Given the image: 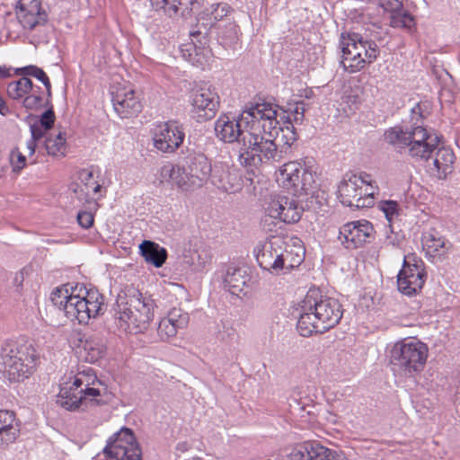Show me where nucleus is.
<instances>
[{"label":"nucleus","instance_id":"obj_1","mask_svg":"<svg viewBox=\"0 0 460 460\" xmlns=\"http://www.w3.org/2000/svg\"><path fill=\"white\" fill-rule=\"evenodd\" d=\"M296 310V329L303 337L327 332L340 323L343 314L338 299L323 296L317 289L309 290Z\"/></svg>","mask_w":460,"mask_h":460},{"label":"nucleus","instance_id":"obj_2","mask_svg":"<svg viewBox=\"0 0 460 460\" xmlns=\"http://www.w3.org/2000/svg\"><path fill=\"white\" fill-rule=\"evenodd\" d=\"M100 386L102 383L93 369L80 371L74 376L72 384L66 383L60 386L57 403L70 411H87L91 407L103 405L106 403V388L101 389Z\"/></svg>","mask_w":460,"mask_h":460},{"label":"nucleus","instance_id":"obj_3","mask_svg":"<svg viewBox=\"0 0 460 460\" xmlns=\"http://www.w3.org/2000/svg\"><path fill=\"white\" fill-rule=\"evenodd\" d=\"M115 323L119 329L129 333L144 332L154 317V300L146 297L134 287L126 288L117 297Z\"/></svg>","mask_w":460,"mask_h":460},{"label":"nucleus","instance_id":"obj_4","mask_svg":"<svg viewBox=\"0 0 460 460\" xmlns=\"http://www.w3.org/2000/svg\"><path fill=\"white\" fill-rule=\"evenodd\" d=\"M340 46L342 52L341 61L344 70L355 73L373 63L380 54L376 36L366 30L363 33L345 31L341 35Z\"/></svg>","mask_w":460,"mask_h":460},{"label":"nucleus","instance_id":"obj_5","mask_svg":"<svg viewBox=\"0 0 460 460\" xmlns=\"http://www.w3.org/2000/svg\"><path fill=\"white\" fill-rule=\"evenodd\" d=\"M278 105H273L270 102L262 100L254 104H251L250 108L246 111L251 117L252 121L263 120L261 128L264 134H268L270 137H275L279 148L287 147V159L290 157L292 153V146L298 138V134L292 123L289 116H283V126H279V121L277 119V108Z\"/></svg>","mask_w":460,"mask_h":460},{"label":"nucleus","instance_id":"obj_6","mask_svg":"<svg viewBox=\"0 0 460 460\" xmlns=\"http://www.w3.org/2000/svg\"><path fill=\"white\" fill-rule=\"evenodd\" d=\"M266 135L252 131L244 135L242 146L238 147V159L242 165L258 168L263 164L274 165L287 159V147L279 148L277 142Z\"/></svg>","mask_w":460,"mask_h":460},{"label":"nucleus","instance_id":"obj_7","mask_svg":"<svg viewBox=\"0 0 460 460\" xmlns=\"http://www.w3.org/2000/svg\"><path fill=\"white\" fill-rule=\"evenodd\" d=\"M1 358L8 378L21 382L31 375L37 365L38 355L31 343L7 341L2 346Z\"/></svg>","mask_w":460,"mask_h":460},{"label":"nucleus","instance_id":"obj_8","mask_svg":"<svg viewBox=\"0 0 460 460\" xmlns=\"http://www.w3.org/2000/svg\"><path fill=\"white\" fill-rule=\"evenodd\" d=\"M428 347L425 343L405 339L396 342L389 351L390 364L404 375L411 376L423 370L428 358Z\"/></svg>","mask_w":460,"mask_h":460},{"label":"nucleus","instance_id":"obj_9","mask_svg":"<svg viewBox=\"0 0 460 460\" xmlns=\"http://www.w3.org/2000/svg\"><path fill=\"white\" fill-rule=\"evenodd\" d=\"M93 460H142V449L134 432L128 428H122L109 438L102 452Z\"/></svg>","mask_w":460,"mask_h":460},{"label":"nucleus","instance_id":"obj_10","mask_svg":"<svg viewBox=\"0 0 460 460\" xmlns=\"http://www.w3.org/2000/svg\"><path fill=\"white\" fill-rule=\"evenodd\" d=\"M104 297L98 290H85V295H72L66 303V316L71 321L77 320L78 323H88L91 318L102 314Z\"/></svg>","mask_w":460,"mask_h":460},{"label":"nucleus","instance_id":"obj_11","mask_svg":"<svg viewBox=\"0 0 460 460\" xmlns=\"http://www.w3.org/2000/svg\"><path fill=\"white\" fill-rule=\"evenodd\" d=\"M368 174L358 176L347 173L338 187V193L341 202L348 207L361 208L370 207L373 203L374 194L363 193L362 185L367 183Z\"/></svg>","mask_w":460,"mask_h":460},{"label":"nucleus","instance_id":"obj_12","mask_svg":"<svg viewBox=\"0 0 460 460\" xmlns=\"http://www.w3.org/2000/svg\"><path fill=\"white\" fill-rule=\"evenodd\" d=\"M184 138V127L175 119L160 123L153 134L154 146L163 153H174L182 145Z\"/></svg>","mask_w":460,"mask_h":460},{"label":"nucleus","instance_id":"obj_13","mask_svg":"<svg viewBox=\"0 0 460 460\" xmlns=\"http://www.w3.org/2000/svg\"><path fill=\"white\" fill-rule=\"evenodd\" d=\"M374 226L367 220L351 221L341 226L338 239L348 250H355L371 242L374 237Z\"/></svg>","mask_w":460,"mask_h":460},{"label":"nucleus","instance_id":"obj_14","mask_svg":"<svg viewBox=\"0 0 460 460\" xmlns=\"http://www.w3.org/2000/svg\"><path fill=\"white\" fill-rule=\"evenodd\" d=\"M180 162L187 168L196 181V185L202 186L212 172V166L208 157L201 152L189 146L182 149L179 155Z\"/></svg>","mask_w":460,"mask_h":460},{"label":"nucleus","instance_id":"obj_15","mask_svg":"<svg viewBox=\"0 0 460 460\" xmlns=\"http://www.w3.org/2000/svg\"><path fill=\"white\" fill-rule=\"evenodd\" d=\"M249 108L250 107H247L246 110L243 111L239 119L226 114L221 115L215 122L216 136L225 143L236 142L238 147H241L243 143L242 138L245 134H249L250 130L241 129L240 121L251 118L246 112Z\"/></svg>","mask_w":460,"mask_h":460},{"label":"nucleus","instance_id":"obj_16","mask_svg":"<svg viewBox=\"0 0 460 460\" xmlns=\"http://www.w3.org/2000/svg\"><path fill=\"white\" fill-rule=\"evenodd\" d=\"M409 155L417 160H429L439 142L438 136L432 137L422 126L409 127Z\"/></svg>","mask_w":460,"mask_h":460},{"label":"nucleus","instance_id":"obj_17","mask_svg":"<svg viewBox=\"0 0 460 460\" xmlns=\"http://www.w3.org/2000/svg\"><path fill=\"white\" fill-rule=\"evenodd\" d=\"M192 112L198 121H206L215 117L219 107V96L210 88L200 87L191 95Z\"/></svg>","mask_w":460,"mask_h":460},{"label":"nucleus","instance_id":"obj_18","mask_svg":"<svg viewBox=\"0 0 460 460\" xmlns=\"http://www.w3.org/2000/svg\"><path fill=\"white\" fill-rule=\"evenodd\" d=\"M285 241L279 236H272L269 241L254 249L259 266L265 270L279 272L280 253Z\"/></svg>","mask_w":460,"mask_h":460},{"label":"nucleus","instance_id":"obj_19","mask_svg":"<svg viewBox=\"0 0 460 460\" xmlns=\"http://www.w3.org/2000/svg\"><path fill=\"white\" fill-rule=\"evenodd\" d=\"M16 17L23 29L32 31L47 23L49 16L38 0H20Z\"/></svg>","mask_w":460,"mask_h":460},{"label":"nucleus","instance_id":"obj_20","mask_svg":"<svg viewBox=\"0 0 460 460\" xmlns=\"http://www.w3.org/2000/svg\"><path fill=\"white\" fill-rule=\"evenodd\" d=\"M266 211L272 218H279L287 224H295L300 220L303 208L294 198L279 196L270 200Z\"/></svg>","mask_w":460,"mask_h":460},{"label":"nucleus","instance_id":"obj_21","mask_svg":"<svg viewBox=\"0 0 460 460\" xmlns=\"http://www.w3.org/2000/svg\"><path fill=\"white\" fill-rule=\"evenodd\" d=\"M212 183L218 189L235 193L242 190L243 183L239 171L225 163H217L209 175Z\"/></svg>","mask_w":460,"mask_h":460},{"label":"nucleus","instance_id":"obj_22","mask_svg":"<svg viewBox=\"0 0 460 460\" xmlns=\"http://www.w3.org/2000/svg\"><path fill=\"white\" fill-rule=\"evenodd\" d=\"M157 10H163L169 17H188L198 11L202 0H151Z\"/></svg>","mask_w":460,"mask_h":460},{"label":"nucleus","instance_id":"obj_23","mask_svg":"<svg viewBox=\"0 0 460 460\" xmlns=\"http://www.w3.org/2000/svg\"><path fill=\"white\" fill-rule=\"evenodd\" d=\"M160 176L162 181H168L183 191H190L199 187L196 185V181L183 164L164 165L161 168Z\"/></svg>","mask_w":460,"mask_h":460},{"label":"nucleus","instance_id":"obj_24","mask_svg":"<svg viewBox=\"0 0 460 460\" xmlns=\"http://www.w3.org/2000/svg\"><path fill=\"white\" fill-rule=\"evenodd\" d=\"M111 95L114 110L121 118H129L141 111L142 105L134 90H118L111 92Z\"/></svg>","mask_w":460,"mask_h":460},{"label":"nucleus","instance_id":"obj_25","mask_svg":"<svg viewBox=\"0 0 460 460\" xmlns=\"http://www.w3.org/2000/svg\"><path fill=\"white\" fill-rule=\"evenodd\" d=\"M429 158H432V165L429 169L432 174L438 180H446L454 171V164L456 162V155L453 150L449 147H438Z\"/></svg>","mask_w":460,"mask_h":460},{"label":"nucleus","instance_id":"obj_26","mask_svg":"<svg viewBox=\"0 0 460 460\" xmlns=\"http://www.w3.org/2000/svg\"><path fill=\"white\" fill-rule=\"evenodd\" d=\"M21 421L12 411L0 410V449H5L20 436Z\"/></svg>","mask_w":460,"mask_h":460},{"label":"nucleus","instance_id":"obj_27","mask_svg":"<svg viewBox=\"0 0 460 460\" xmlns=\"http://www.w3.org/2000/svg\"><path fill=\"white\" fill-rule=\"evenodd\" d=\"M330 449L319 443L307 442L294 448L288 460H323L328 457Z\"/></svg>","mask_w":460,"mask_h":460},{"label":"nucleus","instance_id":"obj_28","mask_svg":"<svg viewBox=\"0 0 460 460\" xmlns=\"http://www.w3.org/2000/svg\"><path fill=\"white\" fill-rule=\"evenodd\" d=\"M250 280L246 270L241 268L228 267L224 277V288L232 295L238 296L243 291Z\"/></svg>","mask_w":460,"mask_h":460},{"label":"nucleus","instance_id":"obj_29","mask_svg":"<svg viewBox=\"0 0 460 460\" xmlns=\"http://www.w3.org/2000/svg\"><path fill=\"white\" fill-rule=\"evenodd\" d=\"M83 347L81 350V357L89 363H95L103 356L106 352V343L102 337L97 335H92L83 341H81Z\"/></svg>","mask_w":460,"mask_h":460},{"label":"nucleus","instance_id":"obj_30","mask_svg":"<svg viewBox=\"0 0 460 460\" xmlns=\"http://www.w3.org/2000/svg\"><path fill=\"white\" fill-rule=\"evenodd\" d=\"M139 252L147 263L156 268L162 267L167 258L166 249L150 240H144L139 244Z\"/></svg>","mask_w":460,"mask_h":460},{"label":"nucleus","instance_id":"obj_31","mask_svg":"<svg viewBox=\"0 0 460 460\" xmlns=\"http://www.w3.org/2000/svg\"><path fill=\"white\" fill-rule=\"evenodd\" d=\"M384 140L394 146L397 152L410 148L409 127L394 126L386 129L384 133Z\"/></svg>","mask_w":460,"mask_h":460},{"label":"nucleus","instance_id":"obj_32","mask_svg":"<svg viewBox=\"0 0 460 460\" xmlns=\"http://www.w3.org/2000/svg\"><path fill=\"white\" fill-rule=\"evenodd\" d=\"M301 172L302 165L300 163L289 161L279 168L278 181H280L285 188L291 189L295 192V189L299 185L298 177Z\"/></svg>","mask_w":460,"mask_h":460},{"label":"nucleus","instance_id":"obj_33","mask_svg":"<svg viewBox=\"0 0 460 460\" xmlns=\"http://www.w3.org/2000/svg\"><path fill=\"white\" fill-rule=\"evenodd\" d=\"M214 30V24L207 21L206 14L198 18L195 27L190 31V37L195 49H203L208 44V37Z\"/></svg>","mask_w":460,"mask_h":460},{"label":"nucleus","instance_id":"obj_34","mask_svg":"<svg viewBox=\"0 0 460 460\" xmlns=\"http://www.w3.org/2000/svg\"><path fill=\"white\" fill-rule=\"evenodd\" d=\"M426 273H416L405 277H397V286L400 292L406 296H413L420 292L425 283Z\"/></svg>","mask_w":460,"mask_h":460},{"label":"nucleus","instance_id":"obj_35","mask_svg":"<svg viewBox=\"0 0 460 460\" xmlns=\"http://www.w3.org/2000/svg\"><path fill=\"white\" fill-rule=\"evenodd\" d=\"M214 30L224 46H230L238 40L237 25L231 20H227L224 24L216 23Z\"/></svg>","mask_w":460,"mask_h":460},{"label":"nucleus","instance_id":"obj_36","mask_svg":"<svg viewBox=\"0 0 460 460\" xmlns=\"http://www.w3.org/2000/svg\"><path fill=\"white\" fill-rule=\"evenodd\" d=\"M279 261V271L288 273L294 268L300 265V263L303 261V255L299 254L298 252L294 255L292 246L285 242L282 253H280Z\"/></svg>","mask_w":460,"mask_h":460},{"label":"nucleus","instance_id":"obj_37","mask_svg":"<svg viewBox=\"0 0 460 460\" xmlns=\"http://www.w3.org/2000/svg\"><path fill=\"white\" fill-rule=\"evenodd\" d=\"M44 147L49 155L64 157L66 151V141L63 133L59 132L56 137H48L44 141Z\"/></svg>","mask_w":460,"mask_h":460},{"label":"nucleus","instance_id":"obj_38","mask_svg":"<svg viewBox=\"0 0 460 460\" xmlns=\"http://www.w3.org/2000/svg\"><path fill=\"white\" fill-rule=\"evenodd\" d=\"M212 254L209 250L197 249L190 254V263L192 270L199 272L202 271L208 265L211 264Z\"/></svg>","mask_w":460,"mask_h":460},{"label":"nucleus","instance_id":"obj_39","mask_svg":"<svg viewBox=\"0 0 460 460\" xmlns=\"http://www.w3.org/2000/svg\"><path fill=\"white\" fill-rule=\"evenodd\" d=\"M424 263L420 259H418L414 254L404 256L402 268L399 271L397 277H405L411 274L425 273Z\"/></svg>","mask_w":460,"mask_h":460},{"label":"nucleus","instance_id":"obj_40","mask_svg":"<svg viewBox=\"0 0 460 460\" xmlns=\"http://www.w3.org/2000/svg\"><path fill=\"white\" fill-rule=\"evenodd\" d=\"M212 11L210 13L206 14L207 21H209L211 24L216 23H224L228 19L223 20L224 17H227L228 13L231 12V7L228 4L219 3L217 4H212Z\"/></svg>","mask_w":460,"mask_h":460},{"label":"nucleus","instance_id":"obj_41","mask_svg":"<svg viewBox=\"0 0 460 460\" xmlns=\"http://www.w3.org/2000/svg\"><path fill=\"white\" fill-rule=\"evenodd\" d=\"M390 24L394 28L411 29L415 25L414 17L407 11L401 9L391 15Z\"/></svg>","mask_w":460,"mask_h":460},{"label":"nucleus","instance_id":"obj_42","mask_svg":"<svg viewBox=\"0 0 460 460\" xmlns=\"http://www.w3.org/2000/svg\"><path fill=\"white\" fill-rule=\"evenodd\" d=\"M73 293H69L67 286L56 288L55 290L51 293L50 299L55 306L63 310L66 314V301L72 297Z\"/></svg>","mask_w":460,"mask_h":460},{"label":"nucleus","instance_id":"obj_43","mask_svg":"<svg viewBox=\"0 0 460 460\" xmlns=\"http://www.w3.org/2000/svg\"><path fill=\"white\" fill-rule=\"evenodd\" d=\"M42 90L40 86H36L34 91H31L23 99L22 104L27 110H40L45 105L41 96Z\"/></svg>","mask_w":460,"mask_h":460},{"label":"nucleus","instance_id":"obj_44","mask_svg":"<svg viewBox=\"0 0 460 460\" xmlns=\"http://www.w3.org/2000/svg\"><path fill=\"white\" fill-rule=\"evenodd\" d=\"M165 318L179 330L186 328L190 321L189 314L184 312L181 308L176 307L171 309Z\"/></svg>","mask_w":460,"mask_h":460},{"label":"nucleus","instance_id":"obj_45","mask_svg":"<svg viewBox=\"0 0 460 460\" xmlns=\"http://www.w3.org/2000/svg\"><path fill=\"white\" fill-rule=\"evenodd\" d=\"M43 108H47V110L40 117V125L45 130H49L53 127L56 119L50 100L45 101Z\"/></svg>","mask_w":460,"mask_h":460},{"label":"nucleus","instance_id":"obj_46","mask_svg":"<svg viewBox=\"0 0 460 460\" xmlns=\"http://www.w3.org/2000/svg\"><path fill=\"white\" fill-rule=\"evenodd\" d=\"M178 328L174 326L168 319L163 318L157 328L158 335L162 340H168L177 334Z\"/></svg>","mask_w":460,"mask_h":460},{"label":"nucleus","instance_id":"obj_47","mask_svg":"<svg viewBox=\"0 0 460 460\" xmlns=\"http://www.w3.org/2000/svg\"><path fill=\"white\" fill-rule=\"evenodd\" d=\"M16 74L26 75V76H28V75L33 76V77L37 78L38 80H40L42 84L49 79L48 77V75H46V73L41 68H40L36 66H33V65L27 66H24L22 68H17Z\"/></svg>","mask_w":460,"mask_h":460},{"label":"nucleus","instance_id":"obj_48","mask_svg":"<svg viewBox=\"0 0 460 460\" xmlns=\"http://www.w3.org/2000/svg\"><path fill=\"white\" fill-rule=\"evenodd\" d=\"M378 208L385 213V218L390 223L399 215V205L394 200H383L379 202Z\"/></svg>","mask_w":460,"mask_h":460},{"label":"nucleus","instance_id":"obj_49","mask_svg":"<svg viewBox=\"0 0 460 460\" xmlns=\"http://www.w3.org/2000/svg\"><path fill=\"white\" fill-rule=\"evenodd\" d=\"M305 103L304 102H297L293 105H290L288 108L289 116L291 118L292 123L302 124L305 119Z\"/></svg>","mask_w":460,"mask_h":460},{"label":"nucleus","instance_id":"obj_50","mask_svg":"<svg viewBox=\"0 0 460 460\" xmlns=\"http://www.w3.org/2000/svg\"><path fill=\"white\" fill-rule=\"evenodd\" d=\"M315 189V179L314 175L308 169H304V181L301 184L300 191L298 193H304L308 195L314 192Z\"/></svg>","mask_w":460,"mask_h":460},{"label":"nucleus","instance_id":"obj_51","mask_svg":"<svg viewBox=\"0 0 460 460\" xmlns=\"http://www.w3.org/2000/svg\"><path fill=\"white\" fill-rule=\"evenodd\" d=\"M379 6L385 11L391 13L392 14L401 11L402 8V0H379Z\"/></svg>","mask_w":460,"mask_h":460},{"label":"nucleus","instance_id":"obj_52","mask_svg":"<svg viewBox=\"0 0 460 460\" xmlns=\"http://www.w3.org/2000/svg\"><path fill=\"white\" fill-rule=\"evenodd\" d=\"M7 93L12 99H20L23 97L25 92H23V88L21 85L19 80L13 81L8 84L7 85Z\"/></svg>","mask_w":460,"mask_h":460},{"label":"nucleus","instance_id":"obj_53","mask_svg":"<svg viewBox=\"0 0 460 460\" xmlns=\"http://www.w3.org/2000/svg\"><path fill=\"white\" fill-rule=\"evenodd\" d=\"M77 222L82 227L90 228L93 224V215L91 212L80 211L77 214Z\"/></svg>","mask_w":460,"mask_h":460},{"label":"nucleus","instance_id":"obj_54","mask_svg":"<svg viewBox=\"0 0 460 460\" xmlns=\"http://www.w3.org/2000/svg\"><path fill=\"white\" fill-rule=\"evenodd\" d=\"M425 244L433 249L435 252H438L439 248H443L445 245V241L441 237H436L433 234H429L425 237Z\"/></svg>","mask_w":460,"mask_h":460},{"label":"nucleus","instance_id":"obj_55","mask_svg":"<svg viewBox=\"0 0 460 460\" xmlns=\"http://www.w3.org/2000/svg\"><path fill=\"white\" fill-rule=\"evenodd\" d=\"M27 274L28 270L26 269H22L14 274L13 284L16 288V291L20 292L22 289L25 275Z\"/></svg>","mask_w":460,"mask_h":460},{"label":"nucleus","instance_id":"obj_56","mask_svg":"<svg viewBox=\"0 0 460 460\" xmlns=\"http://www.w3.org/2000/svg\"><path fill=\"white\" fill-rule=\"evenodd\" d=\"M31 133V139L39 142L42 137H45L46 131L40 125L32 124L30 127Z\"/></svg>","mask_w":460,"mask_h":460},{"label":"nucleus","instance_id":"obj_57","mask_svg":"<svg viewBox=\"0 0 460 460\" xmlns=\"http://www.w3.org/2000/svg\"><path fill=\"white\" fill-rule=\"evenodd\" d=\"M16 156V161L12 158V164L13 166V171L19 172L26 164V157L20 152H17Z\"/></svg>","mask_w":460,"mask_h":460},{"label":"nucleus","instance_id":"obj_58","mask_svg":"<svg viewBox=\"0 0 460 460\" xmlns=\"http://www.w3.org/2000/svg\"><path fill=\"white\" fill-rule=\"evenodd\" d=\"M19 82L21 83V85L22 86L25 94H28L31 91H34V89L36 88V86L33 85L32 81L26 75H23L22 78H20Z\"/></svg>","mask_w":460,"mask_h":460},{"label":"nucleus","instance_id":"obj_59","mask_svg":"<svg viewBox=\"0 0 460 460\" xmlns=\"http://www.w3.org/2000/svg\"><path fill=\"white\" fill-rule=\"evenodd\" d=\"M323 460H349L344 455L339 454L336 451L330 449V454H328V457Z\"/></svg>","mask_w":460,"mask_h":460},{"label":"nucleus","instance_id":"obj_60","mask_svg":"<svg viewBox=\"0 0 460 460\" xmlns=\"http://www.w3.org/2000/svg\"><path fill=\"white\" fill-rule=\"evenodd\" d=\"M10 70H11V68L7 67L6 66H0V79L10 77L11 76Z\"/></svg>","mask_w":460,"mask_h":460},{"label":"nucleus","instance_id":"obj_61","mask_svg":"<svg viewBox=\"0 0 460 460\" xmlns=\"http://www.w3.org/2000/svg\"><path fill=\"white\" fill-rule=\"evenodd\" d=\"M37 143L38 142L33 139H31L27 142V148L30 151L29 152L30 155H31L35 153V148H36Z\"/></svg>","mask_w":460,"mask_h":460},{"label":"nucleus","instance_id":"obj_62","mask_svg":"<svg viewBox=\"0 0 460 460\" xmlns=\"http://www.w3.org/2000/svg\"><path fill=\"white\" fill-rule=\"evenodd\" d=\"M9 108L5 105L4 101L0 97V114L6 115L9 113Z\"/></svg>","mask_w":460,"mask_h":460},{"label":"nucleus","instance_id":"obj_63","mask_svg":"<svg viewBox=\"0 0 460 460\" xmlns=\"http://www.w3.org/2000/svg\"><path fill=\"white\" fill-rule=\"evenodd\" d=\"M43 84H44V86L46 88V92H47V99L46 100L51 101L52 93H51V84H50L49 79L48 81L44 82Z\"/></svg>","mask_w":460,"mask_h":460},{"label":"nucleus","instance_id":"obj_64","mask_svg":"<svg viewBox=\"0 0 460 460\" xmlns=\"http://www.w3.org/2000/svg\"><path fill=\"white\" fill-rule=\"evenodd\" d=\"M304 169H305V168L302 166V172H301V173H299V177H298L299 185L297 186V188L295 189L294 193H298L300 191L301 184L304 181Z\"/></svg>","mask_w":460,"mask_h":460}]
</instances>
